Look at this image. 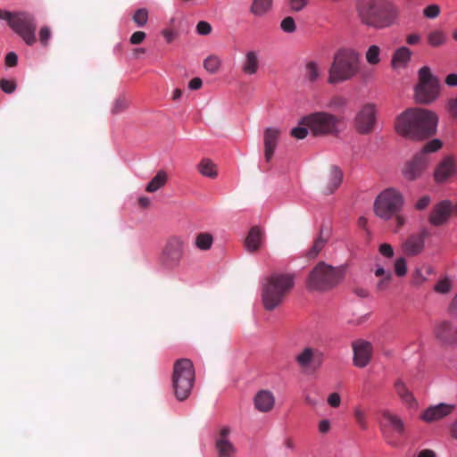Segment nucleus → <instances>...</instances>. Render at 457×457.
Segmentation results:
<instances>
[{
	"instance_id": "obj_47",
	"label": "nucleus",
	"mask_w": 457,
	"mask_h": 457,
	"mask_svg": "<svg viewBox=\"0 0 457 457\" xmlns=\"http://www.w3.org/2000/svg\"><path fill=\"white\" fill-rule=\"evenodd\" d=\"M392 272L391 270H387L386 274L385 277L381 278L378 282L377 283L376 285V288L378 291H385L389 287V284L391 282V279H392Z\"/></svg>"
},
{
	"instance_id": "obj_59",
	"label": "nucleus",
	"mask_w": 457,
	"mask_h": 457,
	"mask_svg": "<svg viewBox=\"0 0 457 457\" xmlns=\"http://www.w3.org/2000/svg\"><path fill=\"white\" fill-rule=\"evenodd\" d=\"M430 201L431 199L428 195H424L417 201L415 208L420 211L424 210L428 206Z\"/></svg>"
},
{
	"instance_id": "obj_52",
	"label": "nucleus",
	"mask_w": 457,
	"mask_h": 457,
	"mask_svg": "<svg viewBox=\"0 0 457 457\" xmlns=\"http://www.w3.org/2000/svg\"><path fill=\"white\" fill-rule=\"evenodd\" d=\"M51 37V30L49 27L44 26L39 30V41L42 44V46H48V41Z\"/></svg>"
},
{
	"instance_id": "obj_42",
	"label": "nucleus",
	"mask_w": 457,
	"mask_h": 457,
	"mask_svg": "<svg viewBox=\"0 0 457 457\" xmlns=\"http://www.w3.org/2000/svg\"><path fill=\"white\" fill-rule=\"evenodd\" d=\"M280 28L284 32L293 33L296 29L295 22L293 17L287 16L280 22Z\"/></svg>"
},
{
	"instance_id": "obj_33",
	"label": "nucleus",
	"mask_w": 457,
	"mask_h": 457,
	"mask_svg": "<svg viewBox=\"0 0 457 457\" xmlns=\"http://www.w3.org/2000/svg\"><path fill=\"white\" fill-rule=\"evenodd\" d=\"M198 170L204 177L211 179L217 177L216 165L210 159H203L198 165Z\"/></svg>"
},
{
	"instance_id": "obj_49",
	"label": "nucleus",
	"mask_w": 457,
	"mask_h": 457,
	"mask_svg": "<svg viewBox=\"0 0 457 457\" xmlns=\"http://www.w3.org/2000/svg\"><path fill=\"white\" fill-rule=\"evenodd\" d=\"M0 87L6 94H12L16 89V82L12 79H2L0 80Z\"/></svg>"
},
{
	"instance_id": "obj_23",
	"label": "nucleus",
	"mask_w": 457,
	"mask_h": 457,
	"mask_svg": "<svg viewBox=\"0 0 457 457\" xmlns=\"http://www.w3.org/2000/svg\"><path fill=\"white\" fill-rule=\"evenodd\" d=\"M260 69V54L258 51L249 50L245 52L241 62V71L248 76L254 75Z\"/></svg>"
},
{
	"instance_id": "obj_58",
	"label": "nucleus",
	"mask_w": 457,
	"mask_h": 457,
	"mask_svg": "<svg viewBox=\"0 0 457 457\" xmlns=\"http://www.w3.org/2000/svg\"><path fill=\"white\" fill-rule=\"evenodd\" d=\"M341 398L339 394L337 393H332L328 397V403L333 407L337 408L340 405Z\"/></svg>"
},
{
	"instance_id": "obj_61",
	"label": "nucleus",
	"mask_w": 457,
	"mask_h": 457,
	"mask_svg": "<svg viewBox=\"0 0 457 457\" xmlns=\"http://www.w3.org/2000/svg\"><path fill=\"white\" fill-rule=\"evenodd\" d=\"M230 434V428L227 426L225 427H222L220 429V432H219V436L218 437L216 438V440H221V441H229L228 439V436Z\"/></svg>"
},
{
	"instance_id": "obj_13",
	"label": "nucleus",
	"mask_w": 457,
	"mask_h": 457,
	"mask_svg": "<svg viewBox=\"0 0 457 457\" xmlns=\"http://www.w3.org/2000/svg\"><path fill=\"white\" fill-rule=\"evenodd\" d=\"M436 339L445 346H457V326L449 320H442L434 328Z\"/></svg>"
},
{
	"instance_id": "obj_24",
	"label": "nucleus",
	"mask_w": 457,
	"mask_h": 457,
	"mask_svg": "<svg viewBox=\"0 0 457 457\" xmlns=\"http://www.w3.org/2000/svg\"><path fill=\"white\" fill-rule=\"evenodd\" d=\"M253 403L259 411L269 412L275 405L274 395L269 390H260L254 396Z\"/></svg>"
},
{
	"instance_id": "obj_15",
	"label": "nucleus",
	"mask_w": 457,
	"mask_h": 457,
	"mask_svg": "<svg viewBox=\"0 0 457 457\" xmlns=\"http://www.w3.org/2000/svg\"><path fill=\"white\" fill-rule=\"evenodd\" d=\"M343 181V172L337 166H330L320 179V190L325 195H332Z\"/></svg>"
},
{
	"instance_id": "obj_54",
	"label": "nucleus",
	"mask_w": 457,
	"mask_h": 457,
	"mask_svg": "<svg viewBox=\"0 0 457 457\" xmlns=\"http://www.w3.org/2000/svg\"><path fill=\"white\" fill-rule=\"evenodd\" d=\"M196 31L199 35L206 36L212 31V26L207 21H199L196 25Z\"/></svg>"
},
{
	"instance_id": "obj_48",
	"label": "nucleus",
	"mask_w": 457,
	"mask_h": 457,
	"mask_svg": "<svg viewBox=\"0 0 457 457\" xmlns=\"http://www.w3.org/2000/svg\"><path fill=\"white\" fill-rule=\"evenodd\" d=\"M309 0H288V6L292 12H298L308 5Z\"/></svg>"
},
{
	"instance_id": "obj_55",
	"label": "nucleus",
	"mask_w": 457,
	"mask_h": 457,
	"mask_svg": "<svg viewBox=\"0 0 457 457\" xmlns=\"http://www.w3.org/2000/svg\"><path fill=\"white\" fill-rule=\"evenodd\" d=\"M145 36L146 35L144 31H136L131 35L129 42L132 45H138L144 41Z\"/></svg>"
},
{
	"instance_id": "obj_18",
	"label": "nucleus",
	"mask_w": 457,
	"mask_h": 457,
	"mask_svg": "<svg viewBox=\"0 0 457 457\" xmlns=\"http://www.w3.org/2000/svg\"><path fill=\"white\" fill-rule=\"evenodd\" d=\"M456 172V161L454 157L447 155L436 167L434 179L436 183L443 184L453 177Z\"/></svg>"
},
{
	"instance_id": "obj_29",
	"label": "nucleus",
	"mask_w": 457,
	"mask_h": 457,
	"mask_svg": "<svg viewBox=\"0 0 457 457\" xmlns=\"http://www.w3.org/2000/svg\"><path fill=\"white\" fill-rule=\"evenodd\" d=\"M273 0H253L250 12L256 17H263L272 9Z\"/></svg>"
},
{
	"instance_id": "obj_21",
	"label": "nucleus",
	"mask_w": 457,
	"mask_h": 457,
	"mask_svg": "<svg viewBox=\"0 0 457 457\" xmlns=\"http://www.w3.org/2000/svg\"><path fill=\"white\" fill-rule=\"evenodd\" d=\"M454 408V405L447 403L430 406L423 412L421 419L426 422H433L449 415Z\"/></svg>"
},
{
	"instance_id": "obj_41",
	"label": "nucleus",
	"mask_w": 457,
	"mask_h": 457,
	"mask_svg": "<svg viewBox=\"0 0 457 457\" xmlns=\"http://www.w3.org/2000/svg\"><path fill=\"white\" fill-rule=\"evenodd\" d=\"M434 289L439 294H447L452 289V281L448 278L440 279L435 285Z\"/></svg>"
},
{
	"instance_id": "obj_25",
	"label": "nucleus",
	"mask_w": 457,
	"mask_h": 457,
	"mask_svg": "<svg viewBox=\"0 0 457 457\" xmlns=\"http://www.w3.org/2000/svg\"><path fill=\"white\" fill-rule=\"evenodd\" d=\"M383 423L382 427H390L394 431H395L398 435H403L404 432V423L402 419L388 411H385L382 412Z\"/></svg>"
},
{
	"instance_id": "obj_38",
	"label": "nucleus",
	"mask_w": 457,
	"mask_h": 457,
	"mask_svg": "<svg viewBox=\"0 0 457 457\" xmlns=\"http://www.w3.org/2000/svg\"><path fill=\"white\" fill-rule=\"evenodd\" d=\"M129 105V100L124 96H119L113 103L112 112L113 114H118L124 112Z\"/></svg>"
},
{
	"instance_id": "obj_36",
	"label": "nucleus",
	"mask_w": 457,
	"mask_h": 457,
	"mask_svg": "<svg viewBox=\"0 0 457 457\" xmlns=\"http://www.w3.org/2000/svg\"><path fill=\"white\" fill-rule=\"evenodd\" d=\"M380 48L376 46L372 45L370 46L365 54L366 60L368 63L371 65H376L380 62Z\"/></svg>"
},
{
	"instance_id": "obj_64",
	"label": "nucleus",
	"mask_w": 457,
	"mask_h": 457,
	"mask_svg": "<svg viewBox=\"0 0 457 457\" xmlns=\"http://www.w3.org/2000/svg\"><path fill=\"white\" fill-rule=\"evenodd\" d=\"M445 83L450 87L457 86V74L451 73L445 78Z\"/></svg>"
},
{
	"instance_id": "obj_44",
	"label": "nucleus",
	"mask_w": 457,
	"mask_h": 457,
	"mask_svg": "<svg viewBox=\"0 0 457 457\" xmlns=\"http://www.w3.org/2000/svg\"><path fill=\"white\" fill-rule=\"evenodd\" d=\"M353 415L357 424L362 429L367 428L366 413L361 407H356L353 411Z\"/></svg>"
},
{
	"instance_id": "obj_12",
	"label": "nucleus",
	"mask_w": 457,
	"mask_h": 457,
	"mask_svg": "<svg viewBox=\"0 0 457 457\" xmlns=\"http://www.w3.org/2000/svg\"><path fill=\"white\" fill-rule=\"evenodd\" d=\"M377 108L373 104H365L357 112L354 118V128L362 135L371 133L376 125Z\"/></svg>"
},
{
	"instance_id": "obj_45",
	"label": "nucleus",
	"mask_w": 457,
	"mask_h": 457,
	"mask_svg": "<svg viewBox=\"0 0 457 457\" xmlns=\"http://www.w3.org/2000/svg\"><path fill=\"white\" fill-rule=\"evenodd\" d=\"M308 126L302 125L300 122L298 127L291 130L290 135L297 139H303L308 135Z\"/></svg>"
},
{
	"instance_id": "obj_10",
	"label": "nucleus",
	"mask_w": 457,
	"mask_h": 457,
	"mask_svg": "<svg viewBox=\"0 0 457 457\" xmlns=\"http://www.w3.org/2000/svg\"><path fill=\"white\" fill-rule=\"evenodd\" d=\"M419 82L414 91L415 101L419 104H428L434 102L439 95L438 79L431 73L428 66H423L418 72Z\"/></svg>"
},
{
	"instance_id": "obj_20",
	"label": "nucleus",
	"mask_w": 457,
	"mask_h": 457,
	"mask_svg": "<svg viewBox=\"0 0 457 457\" xmlns=\"http://www.w3.org/2000/svg\"><path fill=\"white\" fill-rule=\"evenodd\" d=\"M453 212V207L450 201H441L433 207L428 221L433 226H441L448 221Z\"/></svg>"
},
{
	"instance_id": "obj_14",
	"label": "nucleus",
	"mask_w": 457,
	"mask_h": 457,
	"mask_svg": "<svg viewBox=\"0 0 457 457\" xmlns=\"http://www.w3.org/2000/svg\"><path fill=\"white\" fill-rule=\"evenodd\" d=\"M428 163L429 157H424L423 153H417L411 160L405 163L403 169V175L409 181L416 180L421 177Z\"/></svg>"
},
{
	"instance_id": "obj_39",
	"label": "nucleus",
	"mask_w": 457,
	"mask_h": 457,
	"mask_svg": "<svg viewBox=\"0 0 457 457\" xmlns=\"http://www.w3.org/2000/svg\"><path fill=\"white\" fill-rule=\"evenodd\" d=\"M307 79L313 83L320 77V71L318 65L314 62H310L306 64V74Z\"/></svg>"
},
{
	"instance_id": "obj_8",
	"label": "nucleus",
	"mask_w": 457,
	"mask_h": 457,
	"mask_svg": "<svg viewBox=\"0 0 457 457\" xmlns=\"http://www.w3.org/2000/svg\"><path fill=\"white\" fill-rule=\"evenodd\" d=\"M171 381L176 399L186 400L189 396L195 382V369L189 359L185 358L175 361Z\"/></svg>"
},
{
	"instance_id": "obj_11",
	"label": "nucleus",
	"mask_w": 457,
	"mask_h": 457,
	"mask_svg": "<svg viewBox=\"0 0 457 457\" xmlns=\"http://www.w3.org/2000/svg\"><path fill=\"white\" fill-rule=\"evenodd\" d=\"M338 123L337 116L326 112H313L301 120V124L308 126L315 137L337 134Z\"/></svg>"
},
{
	"instance_id": "obj_60",
	"label": "nucleus",
	"mask_w": 457,
	"mask_h": 457,
	"mask_svg": "<svg viewBox=\"0 0 457 457\" xmlns=\"http://www.w3.org/2000/svg\"><path fill=\"white\" fill-rule=\"evenodd\" d=\"M319 432L320 434H327L330 430V421L328 420H322L319 422Z\"/></svg>"
},
{
	"instance_id": "obj_7",
	"label": "nucleus",
	"mask_w": 457,
	"mask_h": 457,
	"mask_svg": "<svg viewBox=\"0 0 457 457\" xmlns=\"http://www.w3.org/2000/svg\"><path fill=\"white\" fill-rule=\"evenodd\" d=\"M0 20L19 35L28 46L36 43L37 22L33 14L28 12H9L0 9Z\"/></svg>"
},
{
	"instance_id": "obj_62",
	"label": "nucleus",
	"mask_w": 457,
	"mask_h": 457,
	"mask_svg": "<svg viewBox=\"0 0 457 457\" xmlns=\"http://www.w3.org/2000/svg\"><path fill=\"white\" fill-rule=\"evenodd\" d=\"M203 81L200 78H194L188 83V87L191 90H197L202 87Z\"/></svg>"
},
{
	"instance_id": "obj_46",
	"label": "nucleus",
	"mask_w": 457,
	"mask_h": 457,
	"mask_svg": "<svg viewBox=\"0 0 457 457\" xmlns=\"http://www.w3.org/2000/svg\"><path fill=\"white\" fill-rule=\"evenodd\" d=\"M347 104V99L341 96H334L330 102L328 103V106L329 108L339 110L344 108Z\"/></svg>"
},
{
	"instance_id": "obj_5",
	"label": "nucleus",
	"mask_w": 457,
	"mask_h": 457,
	"mask_svg": "<svg viewBox=\"0 0 457 457\" xmlns=\"http://www.w3.org/2000/svg\"><path fill=\"white\" fill-rule=\"evenodd\" d=\"M295 277L288 273H273L267 278L262 288L263 306L273 311L279 306L293 289Z\"/></svg>"
},
{
	"instance_id": "obj_6",
	"label": "nucleus",
	"mask_w": 457,
	"mask_h": 457,
	"mask_svg": "<svg viewBox=\"0 0 457 457\" xmlns=\"http://www.w3.org/2000/svg\"><path fill=\"white\" fill-rule=\"evenodd\" d=\"M346 270V264L333 267L324 262H320L308 276L307 287L310 290L328 291L342 281Z\"/></svg>"
},
{
	"instance_id": "obj_34",
	"label": "nucleus",
	"mask_w": 457,
	"mask_h": 457,
	"mask_svg": "<svg viewBox=\"0 0 457 457\" xmlns=\"http://www.w3.org/2000/svg\"><path fill=\"white\" fill-rule=\"evenodd\" d=\"M446 41L445 34L439 29L433 30L428 35V43L433 47L443 46Z\"/></svg>"
},
{
	"instance_id": "obj_9",
	"label": "nucleus",
	"mask_w": 457,
	"mask_h": 457,
	"mask_svg": "<svg viewBox=\"0 0 457 457\" xmlns=\"http://www.w3.org/2000/svg\"><path fill=\"white\" fill-rule=\"evenodd\" d=\"M187 238L180 235L169 237L161 251L160 263L162 268L174 270L180 266L185 257Z\"/></svg>"
},
{
	"instance_id": "obj_56",
	"label": "nucleus",
	"mask_w": 457,
	"mask_h": 457,
	"mask_svg": "<svg viewBox=\"0 0 457 457\" xmlns=\"http://www.w3.org/2000/svg\"><path fill=\"white\" fill-rule=\"evenodd\" d=\"M379 253L383 256L387 257V258H392L394 256L393 247L389 244H386V243L380 245Z\"/></svg>"
},
{
	"instance_id": "obj_26",
	"label": "nucleus",
	"mask_w": 457,
	"mask_h": 457,
	"mask_svg": "<svg viewBox=\"0 0 457 457\" xmlns=\"http://www.w3.org/2000/svg\"><path fill=\"white\" fill-rule=\"evenodd\" d=\"M411 57V50L406 46L396 49L393 54L391 64L394 69L404 68Z\"/></svg>"
},
{
	"instance_id": "obj_50",
	"label": "nucleus",
	"mask_w": 457,
	"mask_h": 457,
	"mask_svg": "<svg viewBox=\"0 0 457 457\" xmlns=\"http://www.w3.org/2000/svg\"><path fill=\"white\" fill-rule=\"evenodd\" d=\"M395 271L399 277H403L407 272L406 261L403 257L398 258L395 262Z\"/></svg>"
},
{
	"instance_id": "obj_53",
	"label": "nucleus",
	"mask_w": 457,
	"mask_h": 457,
	"mask_svg": "<svg viewBox=\"0 0 457 457\" xmlns=\"http://www.w3.org/2000/svg\"><path fill=\"white\" fill-rule=\"evenodd\" d=\"M446 110L453 118H457V96L448 99Z\"/></svg>"
},
{
	"instance_id": "obj_2",
	"label": "nucleus",
	"mask_w": 457,
	"mask_h": 457,
	"mask_svg": "<svg viewBox=\"0 0 457 457\" xmlns=\"http://www.w3.org/2000/svg\"><path fill=\"white\" fill-rule=\"evenodd\" d=\"M405 199L401 191L387 187L381 191L374 201V213L379 219L394 224V232H398L405 224L406 219L402 214Z\"/></svg>"
},
{
	"instance_id": "obj_4",
	"label": "nucleus",
	"mask_w": 457,
	"mask_h": 457,
	"mask_svg": "<svg viewBox=\"0 0 457 457\" xmlns=\"http://www.w3.org/2000/svg\"><path fill=\"white\" fill-rule=\"evenodd\" d=\"M359 14L366 25L384 29L395 22L397 10L387 0H367L360 5Z\"/></svg>"
},
{
	"instance_id": "obj_16",
	"label": "nucleus",
	"mask_w": 457,
	"mask_h": 457,
	"mask_svg": "<svg viewBox=\"0 0 457 457\" xmlns=\"http://www.w3.org/2000/svg\"><path fill=\"white\" fill-rule=\"evenodd\" d=\"M353 352V364L358 368L366 367L373 353V346L371 343L363 339H357L352 343Z\"/></svg>"
},
{
	"instance_id": "obj_43",
	"label": "nucleus",
	"mask_w": 457,
	"mask_h": 457,
	"mask_svg": "<svg viewBox=\"0 0 457 457\" xmlns=\"http://www.w3.org/2000/svg\"><path fill=\"white\" fill-rule=\"evenodd\" d=\"M325 243H326L325 240L321 237H318L314 241V244H313L312 247L311 248V250L308 252L307 256L309 258L316 257L318 255V253L321 251V249L324 247Z\"/></svg>"
},
{
	"instance_id": "obj_37",
	"label": "nucleus",
	"mask_w": 457,
	"mask_h": 457,
	"mask_svg": "<svg viewBox=\"0 0 457 457\" xmlns=\"http://www.w3.org/2000/svg\"><path fill=\"white\" fill-rule=\"evenodd\" d=\"M443 143L440 139H433L423 145L419 153H423L424 157H428L429 153H435L441 149Z\"/></svg>"
},
{
	"instance_id": "obj_19",
	"label": "nucleus",
	"mask_w": 457,
	"mask_h": 457,
	"mask_svg": "<svg viewBox=\"0 0 457 457\" xmlns=\"http://www.w3.org/2000/svg\"><path fill=\"white\" fill-rule=\"evenodd\" d=\"M429 236V232L423 228L417 234H412L403 243V252L408 256H415L420 253L425 245V239Z\"/></svg>"
},
{
	"instance_id": "obj_63",
	"label": "nucleus",
	"mask_w": 457,
	"mask_h": 457,
	"mask_svg": "<svg viewBox=\"0 0 457 457\" xmlns=\"http://www.w3.org/2000/svg\"><path fill=\"white\" fill-rule=\"evenodd\" d=\"M449 310H450L451 315L453 317H454L455 319H457V294L453 298V300L450 303Z\"/></svg>"
},
{
	"instance_id": "obj_40",
	"label": "nucleus",
	"mask_w": 457,
	"mask_h": 457,
	"mask_svg": "<svg viewBox=\"0 0 457 457\" xmlns=\"http://www.w3.org/2000/svg\"><path fill=\"white\" fill-rule=\"evenodd\" d=\"M148 20V11L145 8L138 9L133 15V21L138 26L143 27Z\"/></svg>"
},
{
	"instance_id": "obj_35",
	"label": "nucleus",
	"mask_w": 457,
	"mask_h": 457,
	"mask_svg": "<svg viewBox=\"0 0 457 457\" xmlns=\"http://www.w3.org/2000/svg\"><path fill=\"white\" fill-rule=\"evenodd\" d=\"M221 61L217 55H210L204 61V69L211 74H215L220 70Z\"/></svg>"
},
{
	"instance_id": "obj_31",
	"label": "nucleus",
	"mask_w": 457,
	"mask_h": 457,
	"mask_svg": "<svg viewBox=\"0 0 457 457\" xmlns=\"http://www.w3.org/2000/svg\"><path fill=\"white\" fill-rule=\"evenodd\" d=\"M167 180H168L167 173L164 170H161L147 184V186L145 187V191L148 193H154L158 189L164 187Z\"/></svg>"
},
{
	"instance_id": "obj_3",
	"label": "nucleus",
	"mask_w": 457,
	"mask_h": 457,
	"mask_svg": "<svg viewBox=\"0 0 457 457\" xmlns=\"http://www.w3.org/2000/svg\"><path fill=\"white\" fill-rule=\"evenodd\" d=\"M361 58L357 51L342 48L336 52L328 70V82L338 84L354 78L360 71Z\"/></svg>"
},
{
	"instance_id": "obj_27",
	"label": "nucleus",
	"mask_w": 457,
	"mask_h": 457,
	"mask_svg": "<svg viewBox=\"0 0 457 457\" xmlns=\"http://www.w3.org/2000/svg\"><path fill=\"white\" fill-rule=\"evenodd\" d=\"M262 234L259 228L253 227L250 229L248 236L245 240V246L250 253H254L261 246Z\"/></svg>"
},
{
	"instance_id": "obj_32",
	"label": "nucleus",
	"mask_w": 457,
	"mask_h": 457,
	"mask_svg": "<svg viewBox=\"0 0 457 457\" xmlns=\"http://www.w3.org/2000/svg\"><path fill=\"white\" fill-rule=\"evenodd\" d=\"M213 243L212 236L208 232L198 233L194 241L195 246L201 251L209 250Z\"/></svg>"
},
{
	"instance_id": "obj_1",
	"label": "nucleus",
	"mask_w": 457,
	"mask_h": 457,
	"mask_svg": "<svg viewBox=\"0 0 457 457\" xmlns=\"http://www.w3.org/2000/svg\"><path fill=\"white\" fill-rule=\"evenodd\" d=\"M438 116L423 108H411L403 112L396 120L395 129L404 137L425 139L436 133Z\"/></svg>"
},
{
	"instance_id": "obj_22",
	"label": "nucleus",
	"mask_w": 457,
	"mask_h": 457,
	"mask_svg": "<svg viewBox=\"0 0 457 457\" xmlns=\"http://www.w3.org/2000/svg\"><path fill=\"white\" fill-rule=\"evenodd\" d=\"M280 130L275 128H267L264 130V158L267 162H270L279 138Z\"/></svg>"
},
{
	"instance_id": "obj_30",
	"label": "nucleus",
	"mask_w": 457,
	"mask_h": 457,
	"mask_svg": "<svg viewBox=\"0 0 457 457\" xmlns=\"http://www.w3.org/2000/svg\"><path fill=\"white\" fill-rule=\"evenodd\" d=\"M218 457H235L237 449L230 441L215 440Z\"/></svg>"
},
{
	"instance_id": "obj_17",
	"label": "nucleus",
	"mask_w": 457,
	"mask_h": 457,
	"mask_svg": "<svg viewBox=\"0 0 457 457\" xmlns=\"http://www.w3.org/2000/svg\"><path fill=\"white\" fill-rule=\"evenodd\" d=\"M298 366L303 370H318L322 363V353L312 347H304L295 358Z\"/></svg>"
},
{
	"instance_id": "obj_57",
	"label": "nucleus",
	"mask_w": 457,
	"mask_h": 457,
	"mask_svg": "<svg viewBox=\"0 0 457 457\" xmlns=\"http://www.w3.org/2000/svg\"><path fill=\"white\" fill-rule=\"evenodd\" d=\"M5 65L8 67H14L18 62V56L14 52H10L5 55Z\"/></svg>"
},
{
	"instance_id": "obj_28",
	"label": "nucleus",
	"mask_w": 457,
	"mask_h": 457,
	"mask_svg": "<svg viewBox=\"0 0 457 457\" xmlns=\"http://www.w3.org/2000/svg\"><path fill=\"white\" fill-rule=\"evenodd\" d=\"M395 389L397 395L404 403L408 404L409 406H413L416 404V400L412 393L408 389L405 383L401 378H398L395 382Z\"/></svg>"
},
{
	"instance_id": "obj_51",
	"label": "nucleus",
	"mask_w": 457,
	"mask_h": 457,
	"mask_svg": "<svg viewBox=\"0 0 457 457\" xmlns=\"http://www.w3.org/2000/svg\"><path fill=\"white\" fill-rule=\"evenodd\" d=\"M423 14L428 19H435L440 14V7L437 4H430L423 10Z\"/></svg>"
}]
</instances>
